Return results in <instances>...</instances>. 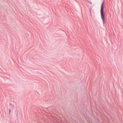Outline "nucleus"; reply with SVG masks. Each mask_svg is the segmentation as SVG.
I'll return each instance as SVG.
<instances>
[{"label": "nucleus", "mask_w": 123, "mask_h": 123, "mask_svg": "<svg viewBox=\"0 0 123 123\" xmlns=\"http://www.w3.org/2000/svg\"><path fill=\"white\" fill-rule=\"evenodd\" d=\"M11 112V109H9V114L10 115V113Z\"/></svg>", "instance_id": "nucleus-3"}, {"label": "nucleus", "mask_w": 123, "mask_h": 123, "mask_svg": "<svg viewBox=\"0 0 123 123\" xmlns=\"http://www.w3.org/2000/svg\"><path fill=\"white\" fill-rule=\"evenodd\" d=\"M91 10H92V8H90V13H91Z\"/></svg>", "instance_id": "nucleus-4"}, {"label": "nucleus", "mask_w": 123, "mask_h": 123, "mask_svg": "<svg viewBox=\"0 0 123 123\" xmlns=\"http://www.w3.org/2000/svg\"><path fill=\"white\" fill-rule=\"evenodd\" d=\"M104 1H103L102 2L101 5L100 13L101 18L103 21V25L104 26H106V25L105 24V13L104 11Z\"/></svg>", "instance_id": "nucleus-1"}, {"label": "nucleus", "mask_w": 123, "mask_h": 123, "mask_svg": "<svg viewBox=\"0 0 123 123\" xmlns=\"http://www.w3.org/2000/svg\"><path fill=\"white\" fill-rule=\"evenodd\" d=\"M18 111L17 110H15V115H16V116L18 117Z\"/></svg>", "instance_id": "nucleus-2"}, {"label": "nucleus", "mask_w": 123, "mask_h": 123, "mask_svg": "<svg viewBox=\"0 0 123 123\" xmlns=\"http://www.w3.org/2000/svg\"><path fill=\"white\" fill-rule=\"evenodd\" d=\"M90 16H92V15L91 13H90Z\"/></svg>", "instance_id": "nucleus-5"}]
</instances>
